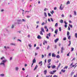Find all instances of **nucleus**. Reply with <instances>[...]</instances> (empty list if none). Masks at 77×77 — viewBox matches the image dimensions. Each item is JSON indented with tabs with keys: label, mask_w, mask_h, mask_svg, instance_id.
I'll return each mask as SVG.
<instances>
[{
	"label": "nucleus",
	"mask_w": 77,
	"mask_h": 77,
	"mask_svg": "<svg viewBox=\"0 0 77 77\" xmlns=\"http://www.w3.org/2000/svg\"><path fill=\"white\" fill-rule=\"evenodd\" d=\"M37 38L38 39H41V38H42L41 37V36H40V35H38V36H37Z\"/></svg>",
	"instance_id": "obj_11"
},
{
	"label": "nucleus",
	"mask_w": 77,
	"mask_h": 77,
	"mask_svg": "<svg viewBox=\"0 0 77 77\" xmlns=\"http://www.w3.org/2000/svg\"><path fill=\"white\" fill-rule=\"evenodd\" d=\"M51 53H50L48 54V55L49 56H51Z\"/></svg>",
	"instance_id": "obj_47"
},
{
	"label": "nucleus",
	"mask_w": 77,
	"mask_h": 77,
	"mask_svg": "<svg viewBox=\"0 0 77 77\" xmlns=\"http://www.w3.org/2000/svg\"><path fill=\"white\" fill-rule=\"evenodd\" d=\"M51 59H49L48 60V63H50V62H51Z\"/></svg>",
	"instance_id": "obj_14"
},
{
	"label": "nucleus",
	"mask_w": 77,
	"mask_h": 77,
	"mask_svg": "<svg viewBox=\"0 0 77 77\" xmlns=\"http://www.w3.org/2000/svg\"><path fill=\"white\" fill-rule=\"evenodd\" d=\"M68 39L70 40L71 39V36L69 35V36H68Z\"/></svg>",
	"instance_id": "obj_23"
},
{
	"label": "nucleus",
	"mask_w": 77,
	"mask_h": 77,
	"mask_svg": "<svg viewBox=\"0 0 77 77\" xmlns=\"http://www.w3.org/2000/svg\"><path fill=\"white\" fill-rule=\"evenodd\" d=\"M57 76L56 75H54L53 76V77H57Z\"/></svg>",
	"instance_id": "obj_49"
},
{
	"label": "nucleus",
	"mask_w": 77,
	"mask_h": 77,
	"mask_svg": "<svg viewBox=\"0 0 77 77\" xmlns=\"http://www.w3.org/2000/svg\"><path fill=\"white\" fill-rule=\"evenodd\" d=\"M61 17H64V14H62L61 15Z\"/></svg>",
	"instance_id": "obj_62"
},
{
	"label": "nucleus",
	"mask_w": 77,
	"mask_h": 77,
	"mask_svg": "<svg viewBox=\"0 0 77 77\" xmlns=\"http://www.w3.org/2000/svg\"><path fill=\"white\" fill-rule=\"evenodd\" d=\"M45 29H47V27L46 26H45Z\"/></svg>",
	"instance_id": "obj_63"
},
{
	"label": "nucleus",
	"mask_w": 77,
	"mask_h": 77,
	"mask_svg": "<svg viewBox=\"0 0 77 77\" xmlns=\"http://www.w3.org/2000/svg\"><path fill=\"white\" fill-rule=\"evenodd\" d=\"M0 75L1 76H2V77H3V76H4V75H4V74H1Z\"/></svg>",
	"instance_id": "obj_42"
},
{
	"label": "nucleus",
	"mask_w": 77,
	"mask_h": 77,
	"mask_svg": "<svg viewBox=\"0 0 77 77\" xmlns=\"http://www.w3.org/2000/svg\"><path fill=\"white\" fill-rule=\"evenodd\" d=\"M59 41V39L58 38H57L56 39H55L54 40V42H55V43H56V42H57V41Z\"/></svg>",
	"instance_id": "obj_7"
},
{
	"label": "nucleus",
	"mask_w": 77,
	"mask_h": 77,
	"mask_svg": "<svg viewBox=\"0 0 77 77\" xmlns=\"http://www.w3.org/2000/svg\"><path fill=\"white\" fill-rule=\"evenodd\" d=\"M69 26L71 27V28H72V25H71L70 24H69Z\"/></svg>",
	"instance_id": "obj_41"
},
{
	"label": "nucleus",
	"mask_w": 77,
	"mask_h": 77,
	"mask_svg": "<svg viewBox=\"0 0 77 77\" xmlns=\"http://www.w3.org/2000/svg\"><path fill=\"white\" fill-rule=\"evenodd\" d=\"M69 4H70V2L69 1H68L67 2V3H66V5H68Z\"/></svg>",
	"instance_id": "obj_24"
},
{
	"label": "nucleus",
	"mask_w": 77,
	"mask_h": 77,
	"mask_svg": "<svg viewBox=\"0 0 77 77\" xmlns=\"http://www.w3.org/2000/svg\"><path fill=\"white\" fill-rule=\"evenodd\" d=\"M56 54H54V53H52V57H56Z\"/></svg>",
	"instance_id": "obj_3"
},
{
	"label": "nucleus",
	"mask_w": 77,
	"mask_h": 77,
	"mask_svg": "<svg viewBox=\"0 0 77 77\" xmlns=\"http://www.w3.org/2000/svg\"><path fill=\"white\" fill-rule=\"evenodd\" d=\"M61 71V72H62L64 73V72H65L66 71V70H63V69H62Z\"/></svg>",
	"instance_id": "obj_8"
},
{
	"label": "nucleus",
	"mask_w": 77,
	"mask_h": 77,
	"mask_svg": "<svg viewBox=\"0 0 77 77\" xmlns=\"http://www.w3.org/2000/svg\"><path fill=\"white\" fill-rule=\"evenodd\" d=\"M68 66H65L64 68H63V69H67L68 68Z\"/></svg>",
	"instance_id": "obj_27"
},
{
	"label": "nucleus",
	"mask_w": 77,
	"mask_h": 77,
	"mask_svg": "<svg viewBox=\"0 0 77 77\" xmlns=\"http://www.w3.org/2000/svg\"><path fill=\"white\" fill-rule=\"evenodd\" d=\"M47 70H45L44 71V73L45 75H46L47 74Z\"/></svg>",
	"instance_id": "obj_9"
},
{
	"label": "nucleus",
	"mask_w": 77,
	"mask_h": 77,
	"mask_svg": "<svg viewBox=\"0 0 77 77\" xmlns=\"http://www.w3.org/2000/svg\"><path fill=\"white\" fill-rule=\"evenodd\" d=\"M59 31H60V32H61V30H62V29L61 28V27H59Z\"/></svg>",
	"instance_id": "obj_32"
},
{
	"label": "nucleus",
	"mask_w": 77,
	"mask_h": 77,
	"mask_svg": "<svg viewBox=\"0 0 77 77\" xmlns=\"http://www.w3.org/2000/svg\"><path fill=\"white\" fill-rule=\"evenodd\" d=\"M46 10H47V9L46 8H45L44 10V11H46Z\"/></svg>",
	"instance_id": "obj_58"
},
{
	"label": "nucleus",
	"mask_w": 77,
	"mask_h": 77,
	"mask_svg": "<svg viewBox=\"0 0 77 77\" xmlns=\"http://www.w3.org/2000/svg\"><path fill=\"white\" fill-rule=\"evenodd\" d=\"M42 61H41L38 64L39 65H40V64H41L40 66H42Z\"/></svg>",
	"instance_id": "obj_12"
},
{
	"label": "nucleus",
	"mask_w": 77,
	"mask_h": 77,
	"mask_svg": "<svg viewBox=\"0 0 77 77\" xmlns=\"http://www.w3.org/2000/svg\"><path fill=\"white\" fill-rule=\"evenodd\" d=\"M41 32H45V31H44V28H41Z\"/></svg>",
	"instance_id": "obj_10"
},
{
	"label": "nucleus",
	"mask_w": 77,
	"mask_h": 77,
	"mask_svg": "<svg viewBox=\"0 0 77 77\" xmlns=\"http://www.w3.org/2000/svg\"><path fill=\"white\" fill-rule=\"evenodd\" d=\"M61 50H64V49H63V47H62L61 48Z\"/></svg>",
	"instance_id": "obj_51"
},
{
	"label": "nucleus",
	"mask_w": 77,
	"mask_h": 77,
	"mask_svg": "<svg viewBox=\"0 0 77 77\" xmlns=\"http://www.w3.org/2000/svg\"><path fill=\"white\" fill-rule=\"evenodd\" d=\"M3 59H5V57H2V58H1V60H3Z\"/></svg>",
	"instance_id": "obj_48"
},
{
	"label": "nucleus",
	"mask_w": 77,
	"mask_h": 77,
	"mask_svg": "<svg viewBox=\"0 0 77 77\" xmlns=\"http://www.w3.org/2000/svg\"><path fill=\"white\" fill-rule=\"evenodd\" d=\"M74 14L75 15H76V12L75 11H74Z\"/></svg>",
	"instance_id": "obj_45"
},
{
	"label": "nucleus",
	"mask_w": 77,
	"mask_h": 77,
	"mask_svg": "<svg viewBox=\"0 0 77 77\" xmlns=\"http://www.w3.org/2000/svg\"><path fill=\"white\" fill-rule=\"evenodd\" d=\"M56 71H57V70H54L52 71V72H53L54 74V73H55V72H56Z\"/></svg>",
	"instance_id": "obj_19"
},
{
	"label": "nucleus",
	"mask_w": 77,
	"mask_h": 77,
	"mask_svg": "<svg viewBox=\"0 0 77 77\" xmlns=\"http://www.w3.org/2000/svg\"><path fill=\"white\" fill-rule=\"evenodd\" d=\"M51 67L52 68V69H54V68H56V66L53 65V66H51Z\"/></svg>",
	"instance_id": "obj_13"
},
{
	"label": "nucleus",
	"mask_w": 77,
	"mask_h": 77,
	"mask_svg": "<svg viewBox=\"0 0 77 77\" xmlns=\"http://www.w3.org/2000/svg\"><path fill=\"white\" fill-rule=\"evenodd\" d=\"M62 4H61L60 6V10H63V8H62Z\"/></svg>",
	"instance_id": "obj_4"
},
{
	"label": "nucleus",
	"mask_w": 77,
	"mask_h": 77,
	"mask_svg": "<svg viewBox=\"0 0 77 77\" xmlns=\"http://www.w3.org/2000/svg\"><path fill=\"white\" fill-rule=\"evenodd\" d=\"M22 69L23 71H25V69H24V68H23Z\"/></svg>",
	"instance_id": "obj_60"
},
{
	"label": "nucleus",
	"mask_w": 77,
	"mask_h": 77,
	"mask_svg": "<svg viewBox=\"0 0 77 77\" xmlns=\"http://www.w3.org/2000/svg\"><path fill=\"white\" fill-rule=\"evenodd\" d=\"M44 14L45 17H47V13L46 12L44 13Z\"/></svg>",
	"instance_id": "obj_18"
},
{
	"label": "nucleus",
	"mask_w": 77,
	"mask_h": 77,
	"mask_svg": "<svg viewBox=\"0 0 77 77\" xmlns=\"http://www.w3.org/2000/svg\"><path fill=\"white\" fill-rule=\"evenodd\" d=\"M57 58H58V59H59V58H60V56L59 55H57L56 56Z\"/></svg>",
	"instance_id": "obj_17"
},
{
	"label": "nucleus",
	"mask_w": 77,
	"mask_h": 77,
	"mask_svg": "<svg viewBox=\"0 0 77 77\" xmlns=\"http://www.w3.org/2000/svg\"><path fill=\"white\" fill-rule=\"evenodd\" d=\"M48 15L49 16V17H51V14L49 13H48Z\"/></svg>",
	"instance_id": "obj_39"
},
{
	"label": "nucleus",
	"mask_w": 77,
	"mask_h": 77,
	"mask_svg": "<svg viewBox=\"0 0 77 77\" xmlns=\"http://www.w3.org/2000/svg\"><path fill=\"white\" fill-rule=\"evenodd\" d=\"M28 46L29 47H30V48H31V47H32V45H31V44H29V45H28Z\"/></svg>",
	"instance_id": "obj_21"
},
{
	"label": "nucleus",
	"mask_w": 77,
	"mask_h": 77,
	"mask_svg": "<svg viewBox=\"0 0 77 77\" xmlns=\"http://www.w3.org/2000/svg\"><path fill=\"white\" fill-rule=\"evenodd\" d=\"M50 75H48H48H46V77H50Z\"/></svg>",
	"instance_id": "obj_64"
},
{
	"label": "nucleus",
	"mask_w": 77,
	"mask_h": 77,
	"mask_svg": "<svg viewBox=\"0 0 77 77\" xmlns=\"http://www.w3.org/2000/svg\"><path fill=\"white\" fill-rule=\"evenodd\" d=\"M44 57V55H42V59H43Z\"/></svg>",
	"instance_id": "obj_53"
},
{
	"label": "nucleus",
	"mask_w": 77,
	"mask_h": 77,
	"mask_svg": "<svg viewBox=\"0 0 77 77\" xmlns=\"http://www.w3.org/2000/svg\"><path fill=\"white\" fill-rule=\"evenodd\" d=\"M58 26V23H56L55 25V27H57Z\"/></svg>",
	"instance_id": "obj_22"
},
{
	"label": "nucleus",
	"mask_w": 77,
	"mask_h": 77,
	"mask_svg": "<svg viewBox=\"0 0 77 77\" xmlns=\"http://www.w3.org/2000/svg\"><path fill=\"white\" fill-rule=\"evenodd\" d=\"M49 73L51 74H54V73H53V72H52V71H51Z\"/></svg>",
	"instance_id": "obj_16"
},
{
	"label": "nucleus",
	"mask_w": 77,
	"mask_h": 77,
	"mask_svg": "<svg viewBox=\"0 0 77 77\" xmlns=\"http://www.w3.org/2000/svg\"><path fill=\"white\" fill-rule=\"evenodd\" d=\"M51 14H53L54 13V11H52V12L51 11Z\"/></svg>",
	"instance_id": "obj_34"
},
{
	"label": "nucleus",
	"mask_w": 77,
	"mask_h": 77,
	"mask_svg": "<svg viewBox=\"0 0 77 77\" xmlns=\"http://www.w3.org/2000/svg\"><path fill=\"white\" fill-rule=\"evenodd\" d=\"M26 17H27V18H29V17H30V16H26Z\"/></svg>",
	"instance_id": "obj_52"
},
{
	"label": "nucleus",
	"mask_w": 77,
	"mask_h": 77,
	"mask_svg": "<svg viewBox=\"0 0 77 77\" xmlns=\"http://www.w3.org/2000/svg\"><path fill=\"white\" fill-rule=\"evenodd\" d=\"M75 38H77V33H75Z\"/></svg>",
	"instance_id": "obj_31"
},
{
	"label": "nucleus",
	"mask_w": 77,
	"mask_h": 77,
	"mask_svg": "<svg viewBox=\"0 0 77 77\" xmlns=\"http://www.w3.org/2000/svg\"><path fill=\"white\" fill-rule=\"evenodd\" d=\"M10 45H14V46L15 45V44L14 43H11Z\"/></svg>",
	"instance_id": "obj_29"
},
{
	"label": "nucleus",
	"mask_w": 77,
	"mask_h": 77,
	"mask_svg": "<svg viewBox=\"0 0 77 77\" xmlns=\"http://www.w3.org/2000/svg\"><path fill=\"white\" fill-rule=\"evenodd\" d=\"M71 49V51H72L74 50V48H72Z\"/></svg>",
	"instance_id": "obj_36"
},
{
	"label": "nucleus",
	"mask_w": 77,
	"mask_h": 77,
	"mask_svg": "<svg viewBox=\"0 0 77 77\" xmlns=\"http://www.w3.org/2000/svg\"><path fill=\"white\" fill-rule=\"evenodd\" d=\"M6 62H7V60L5 59V60H3L2 61V62L3 63H0V65H3L4 66H5V63Z\"/></svg>",
	"instance_id": "obj_1"
},
{
	"label": "nucleus",
	"mask_w": 77,
	"mask_h": 77,
	"mask_svg": "<svg viewBox=\"0 0 77 77\" xmlns=\"http://www.w3.org/2000/svg\"><path fill=\"white\" fill-rule=\"evenodd\" d=\"M70 28L68 26V30H70Z\"/></svg>",
	"instance_id": "obj_50"
},
{
	"label": "nucleus",
	"mask_w": 77,
	"mask_h": 77,
	"mask_svg": "<svg viewBox=\"0 0 77 77\" xmlns=\"http://www.w3.org/2000/svg\"><path fill=\"white\" fill-rule=\"evenodd\" d=\"M67 36H69V31H67Z\"/></svg>",
	"instance_id": "obj_20"
},
{
	"label": "nucleus",
	"mask_w": 77,
	"mask_h": 77,
	"mask_svg": "<svg viewBox=\"0 0 77 77\" xmlns=\"http://www.w3.org/2000/svg\"><path fill=\"white\" fill-rule=\"evenodd\" d=\"M64 23H65V24H67V23H66V21H64Z\"/></svg>",
	"instance_id": "obj_46"
},
{
	"label": "nucleus",
	"mask_w": 77,
	"mask_h": 77,
	"mask_svg": "<svg viewBox=\"0 0 77 77\" xmlns=\"http://www.w3.org/2000/svg\"><path fill=\"white\" fill-rule=\"evenodd\" d=\"M51 20L52 22L54 21V20H53V18H51Z\"/></svg>",
	"instance_id": "obj_38"
},
{
	"label": "nucleus",
	"mask_w": 77,
	"mask_h": 77,
	"mask_svg": "<svg viewBox=\"0 0 77 77\" xmlns=\"http://www.w3.org/2000/svg\"><path fill=\"white\" fill-rule=\"evenodd\" d=\"M56 9H57V8L54 7V10H56Z\"/></svg>",
	"instance_id": "obj_56"
},
{
	"label": "nucleus",
	"mask_w": 77,
	"mask_h": 77,
	"mask_svg": "<svg viewBox=\"0 0 77 77\" xmlns=\"http://www.w3.org/2000/svg\"><path fill=\"white\" fill-rule=\"evenodd\" d=\"M58 32V30L57 29H56L55 30L54 33L55 34L57 35V32Z\"/></svg>",
	"instance_id": "obj_5"
},
{
	"label": "nucleus",
	"mask_w": 77,
	"mask_h": 77,
	"mask_svg": "<svg viewBox=\"0 0 77 77\" xmlns=\"http://www.w3.org/2000/svg\"><path fill=\"white\" fill-rule=\"evenodd\" d=\"M63 40V41H65L66 40V37L64 38Z\"/></svg>",
	"instance_id": "obj_30"
},
{
	"label": "nucleus",
	"mask_w": 77,
	"mask_h": 77,
	"mask_svg": "<svg viewBox=\"0 0 77 77\" xmlns=\"http://www.w3.org/2000/svg\"><path fill=\"white\" fill-rule=\"evenodd\" d=\"M73 74H74V72H72L71 73V75L72 76Z\"/></svg>",
	"instance_id": "obj_40"
},
{
	"label": "nucleus",
	"mask_w": 77,
	"mask_h": 77,
	"mask_svg": "<svg viewBox=\"0 0 77 77\" xmlns=\"http://www.w3.org/2000/svg\"><path fill=\"white\" fill-rule=\"evenodd\" d=\"M48 21H49V22H50V21H50V19H49V18L48 19Z\"/></svg>",
	"instance_id": "obj_61"
},
{
	"label": "nucleus",
	"mask_w": 77,
	"mask_h": 77,
	"mask_svg": "<svg viewBox=\"0 0 77 77\" xmlns=\"http://www.w3.org/2000/svg\"><path fill=\"white\" fill-rule=\"evenodd\" d=\"M15 69L16 71H17L18 69V67H16L15 68Z\"/></svg>",
	"instance_id": "obj_33"
},
{
	"label": "nucleus",
	"mask_w": 77,
	"mask_h": 77,
	"mask_svg": "<svg viewBox=\"0 0 77 77\" xmlns=\"http://www.w3.org/2000/svg\"><path fill=\"white\" fill-rule=\"evenodd\" d=\"M22 21H23V22H26V20L24 19H22Z\"/></svg>",
	"instance_id": "obj_37"
},
{
	"label": "nucleus",
	"mask_w": 77,
	"mask_h": 77,
	"mask_svg": "<svg viewBox=\"0 0 77 77\" xmlns=\"http://www.w3.org/2000/svg\"><path fill=\"white\" fill-rule=\"evenodd\" d=\"M64 27H66V28L67 27V25H65Z\"/></svg>",
	"instance_id": "obj_54"
},
{
	"label": "nucleus",
	"mask_w": 77,
	"mask_h": 77,
	"mask_svg": "<svg viewBox=\"0 0 77 77\" xmlns=\"http://www.w3.org/2000/svg\"><path fill=\"white\" fill-rule=\"evenodd\" d=\"M39 49V47H36V50H38V49Z\"/></svg>",
	"instance_id": "obj_59"
},
{
	"label": "nucleus",
	"mask_w": 77,
	"mask_h": 77,
	"mask_svg": "<svg viewBox=\"0 0 77 77\" xmlns=\"http://www.w3.org/2000/svg\"><path fill=\"white\" fill-rule=\"evenodd\" d=\"M40 35H43V33L42 32V31H40Z\"/></svg>",
	"instance_id": "obj_15"
},
{
	"label": "nucleus",
	"mask_w": 77,
	"mask_h": 77,
	"mask_svg": "<svg viewBox=\"0 0 77 77\" xmlns=\"http://www.w3.org/2000/svg\"><path fill=\"white\" fill-rule=\"evenodd\" d=\"M14 25H12V26H11V28L12 29H13V28H14Z\"/></svg>",
	"instance_id": "obj_57"
},
{
	"label": "nucleus",
	"mask_w": 77,
	"mask_h": 77,
	"mask_svg": "<svg viewBox=\"0 0 77 77\" xmlns=\"http://www.w3.org/2000/svg\"><path fill=\"white\" fill-rule=\"evenodd\" d=\"M47 36H50V33H49L47 35Z\"/></svg>",
	"instance_id": "obj_35"
},
{
	"label": "nucleus",
	"mask_w": 77,
	"mask_h": 77,
	"mask_svg": "<svg viewBox=\"0 0 77 77\" xmlns=\"http://www.w3.org/2000/svg\"><path fill=\"white\" fill-rule=\"evenodd\" d=\"M60 23H63V20H61L60 21Z\"/></svg>",
	"instance_id": "obj_26"
},
{
	"label": "nucleus",
	"mask_w": 77,
	"mask_h": 77,
	"mask_svg": "<svg viewBox=\"0 0 77 77\" xmlns=\"http://www.w3.org/2000/svg\"><path fill=\"white\" fill-rule=\"evenodd\" d=\"M38 65H36L34 69V71H35V70L37 69V68H38Z\"/></svg>",
	"instance_id": "obj_6"
},
{
	"label": "nucleus",
	"mask_w": 77,
	"mask_h": 77,
	"mask_svg": "<svg viewBox=\"0 0 77 77\" xmlns=\"http://www.w3.org/2000/svg\"><path fill=\"white\" fill-rule=\"evenodd\" d=\"M70 53V52H69V53L67 54V56H69V54Z\"/></svg>",
	"instance_id": "obj_44"
},
{
	"label": "nucleus",
	"mask_w": 77,
	"mask_h": 77,
	"mask_svg": "<svg viewBox=\"0 0 77 77\" xmlns=\"http://www.w3.org/2000/svg\"><path fill=\"white\" fill-rule=\"evenodd\" d=\"M47 67L49 69L51 68V66H48V65Z\"/></svg>",
	"instance_id": "obj_28"
},
{
	"label": "nucleus",
	"mask_w": 77,
	"mask_h": 77,
	"mask_svg": "<svg viewBox=\"0 0 77 77\" xmlns=\"http://www.w3.org/2000/svg\"><path fill=\"white\" fill-rule=\"evenodd\" d=\"M44 42L45 43V44H47V41H44Z\"/></svg>",
	"instance_id": "obj_55"
},
{
	"label": "nucleus",
	"mask_w": 77,
	"mask_h": 77,
	"mask_svg": "<svg viewBox=\"0 0 77 77\" xmlns=\"http://www.w3.org/2000/svg\"><path fill=\"white\" fill-rule=\"evenodd\" d=\"M34 63H36V59L35 58H34L32 60V64L31 67H32V66H33L34 64Z\"/></svg>",
	"instance_id": "obj_2"
},
{
	"label": "nucleus",
	"mask_w": 77,
	"mask_h": 77,
	"mask_svg": "<svg viewBox=\"0 0 77 77\" xmlns=\"http://www.w3.org/2000/svg\"><path fill=\"white\" fill-rule=\"evenodd\" d=\"M45 24V23H44V22L42 23V26H44V25Z\"/></svg>",
	"instance_id": "obj_43"
},
{
	"label": "nucleus",
	"mask_w": 77,
	"mask_h": 77,
	"mask_svg": "<svg viewBox=\"0 0 77 77\" xmlns=\"http://www.w3.org/2000/svg\"><path fill=\"white\" fill-rule=\"evenodd\" d=\"M69 44L68 45V46H70V45H71V41H69Z\"/></svg>",
	"instance_id": "obj_25"
}]
</instances>
